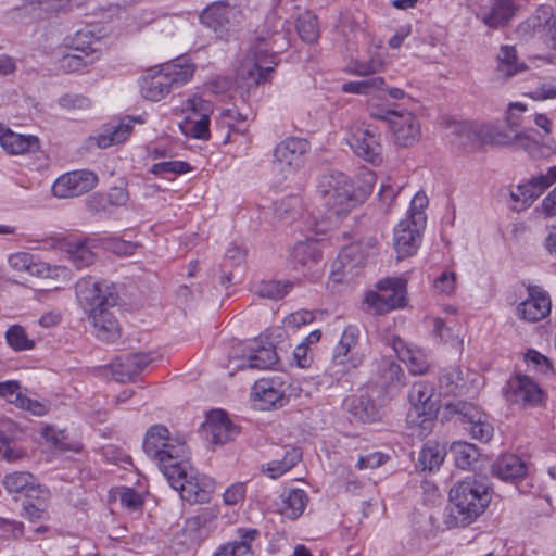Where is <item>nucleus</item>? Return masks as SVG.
Returning <instances> with one entry per match:
<instances>
[{"label":"nucleus","instance_id":"35","mask_svg":"<svg viewBox=\"0 0 556 556\" xmlns=\"http://www.w3.org/2000/svg\"><path fill=\"white\" fill-rule=\"evenodd\" d=\"M291 262L296 269H312L321 260L318 243L314 240L298 242L290 254Z\"/></svg>","mask_w":556,"mask_h":556},{"label":"nucleus","instance_id":"7","mask_svg":"<svg viewBox=\"0 0 556 556\" xmlns=\"http://www.w3.org/2000/svg\"><path fill=\"white\" fill-rule=\"evenodd\" d=\"M426 215L415 213L401 220L394 228L393 245L397 260L414 255L421 242V233L426 227Z\"/></svg>","mask_w":556,"mask_h":556},{"label":"nucleus","instance_id":"4","mask_svg":"<svg viewBox=\"0 0 556 556\" xmlns=\"http://www.w3.org/2000/svg\"><path fill=\"white\" fill-rule=\"evenodd\" d=\"M278 39H286L280 31L261 37L251 48L244 62L240 65L239 76L248 86L257 87L271 80L275 67L278 64L274 47Z\"/></svg>","mask_w":556,"mask_h":556},{"label":"nucleus","instance_id":"22","mask_svg":"<svg viewBox=\"0 0 556 556\" xmlns=\"http://www.w3.org/2000/svg\"><path fill=\"white\" fill-rule=\"evenodd\" d=\"M518 11L516 0H489L479 10L478 16L489 27L507 25Z\"/></svg>","mask_w":556,"mask_h":556},{"label":"nucleus","instance_id":"40","mask_svg":"<svg viewBox=\"0 0 556 556\" xmlns=\"http://www.w3.org/2000/svg\"><path fill=\"white\" fill-rule=\"evenodd\" d=\"M511 388L516 402H520L528 406H535L542 402L543 391L531 378L527 376H517Z\"/></svg>","mask_w":556,"mask_h":556},{"label":"nucleus","instance_id":"33","mask_svg":"<svg viewBox=\"0 0 556 556\" xmlns=\"http://www.w3.org/2000/svg\"><path fill=\"white\" fill-rule=\"evenodd\" d=\"M527 65L519 61L517 51L513 46H502L497 54V65L494 71V79L506 81L510 77L525 72Z\"/></svg>","mask_w":556,"mask_h":556},{"label":"nucleus","instance_id":"16","mask_svg":"<svg viewBox=\"0 0 556 556\" xmlns=\"http://www.w3.org/2000/svg\"><path fill=\"white\" fill-rule=\"evenodd\" d=\"M9 266L18 273H25L39 278H49L53 275H67L65 267H51L48 263L37 260L34 255L26 252H16L9 256Z\"/></svg>","mask_w":556,"mask_h":556},{"label":"nucleus","instance_id":"54","mask_svg":"<svg viewBox=\"0 0 556 556\" xmlns=\"http://www.w3.org/2000/svg\"><path fill=\"white\" fill-rule=\"evenodd\" d=\"M296 30L301 39L305 42H314L319 36L317 17L305 12L298 17Z\"/></svg>","mask_w":556,"mask_h":556},{"label":"nucleus","instance_id":"47","mask_svg":"<svg viewBox=\"0 0 556 556\" xmlns=\"http://www.w3.org/2000/svg\"><path fill=\"white\" fill-rule=\"evenodd\" d=\"M463 377L458 367H446L439 376V392L444 396H456L462 392Z\"/></svg>","mask_w":556,"mask_h":556},{"label":"nucleus","instance_id":"6","mask_svg":"<svg viewBox=\"0 0 556 556\" xmlns=\"http://www.w3.org/2000/svg\"><path fill=\"white\" fill-rule=\"evenodd\" d=\"M377 241L374 238L366 242H353L344 247L332 263L331 275L338 282L344 278L358 275L359 269L376 251Z\"/></svg>","mask_w":556,"mask_h":556},{"label":"nucleus","instance_id":"36","mask_svg":"<svg viewBox=\"0 0 556 556\" xmlns=\"http://www.w3.org/2000/svg\"><path fill=\"white\" fill-rule=\"evenodd\" d=\"M239 541L222 546L214 556H248L252 553L251 543L260 536L255 528H239L237 530Z\"/></svg>","mask_w":556,"mask_h":556},{"label":"nucleus","instance_id":"57","mask_svg":"<svg viewBox=\"0 0 556 556\" xmlns=\"http://www.w3.org/2000/svg\"><path fill=\"white\" fill-rule=\"evenodd\" d=\"M300 206V198L296 195H289L281 199L279 202H275L274 212L276 217L281 220L294 218L299 213Z\"/></svg>","mask_w":556,"mask_h":556},{"label":"nucleus","instance_id":"49","mask_svg":"<svg viewBox=\"0 0 556 556\" xmlns=\"http://www.w3.org/2000/svg\"><path fill=\"white\" fill-rule=\"evenodd\" d=\"M292 287L291 281H261L253 287V292L263 299L280 300L291 291Z\"/></svg>","mask_w":556,"mask_h":556},{"label":"nucleus","instance_id":"37","mask_svg":"<svg viewBox=\"0 0 556 556\" xmlns=\"http://www.w3.org/2000/svg\"><path fill=\"white\" fill-rule=\"evenodd\" d=\"M63 251L67 258L77 268H83L91 265L96 260V254L92 251V245L85 239L67 240L63 244Z\"/></svg>","mask_w":556,"mask_h":556},{"label":"nucleus","instance_id":"51","mask_svg":"<svg viewBox=\"0 0 556 556\" xmlns=\"http://www.w3.org/2000/svg\"><path fill=\"white\" fill-rule=\"evenodd\" d=\"M386 81L380 76L369 77L358 81H348L342 85V91L354 94H371L375 91L383 90Z\"/></svg>","mask_w":556,"mask_h":556},{"label":"nucleus","instance_id":"28","mask_svg":"<svg viewBox=\"0 0 556 556\" xmlns=\"http://www.w3.org/2000/svg\"><path fill=\"white\" fill-rule=\"evenodd\" d=\"M240 433L228 413L220 408L211 409V444L224 445L232 442Z\"/></svg>","mask_w":556,"mask_h":556},{"label":"nucleus","instance_id":"18","mask_svg":"<svg viewBox=\"0 0 556 556\" xmlns=\"http://www.w3.org/2000/svg\"><path fill=\"white\" fill-rule=\"evenodd\" d=\"M0 147L9 155H26L39 151L40 140L34 135L15 132L0 123Z\"/></svg>","mask_w":556,"mask_h":556},{"label":"nucleus","instance_id":"62","mask_svg":"<svg viewBox=\"0 0 556 556\" xmlns=\"http://www.w3.org/2000/svg\"><path fill=\"white\" fill-rule=\"evenodd\" d=\"M59 104L66 110L85 111L91 108V100L83 94L66 93L59 99Z\"/></svg>","mask_w":556,"mask_h":556},{"label":"nucleus","instance_id":"63","mask_svg":"<svg viewBox=\"0 0 556 556\" xmlns=\"http://www.w3.org/2000/svg\"><path fill=\"white\" fill-rule=\"evenodd\" d=\"M525 361L528 366L543 374H547L553 368L549 359L535 350H529L525 355Z\"/></svg>","mask_w":556,"mask_h":556},{"label":"nucleus","instance_id":"31","mask_svg":"<svg viewBox=\"0 0 556 556\" xmlns=\"http://www.w3.org/2000/svg\"><path fill=\"white\" fill-rule=\"evenodd\" d=\"M66 46L70 50L91 59L93 62L99 60L102 51L100 36L96 35L88 27L77 30L67 39Z\"/></svg>","mask_w":556,"mask_h":556},{"label":"nucleus","instance_id":"5","mask_svg":"<svg viewBox=\"0 0 556 556\" xmlns=\"http://www.w3.org/2000/svg\"><path fill=\"white\" fill-rule=\"evenodd\" d=\"M369 354L368 343L363 340L356 325L344 328L339 342L333 349L331 369L334 375H345L361 367Z\"/></svg>","mask_w":556,"mask_h":556},{"label":"nucleus","instance_id":"11","mask_svg":"<svg viewBox=\"0 0 556 556\" xmlns=\"http://www.w3.org/2000/svg\"><path fill=\"white\" fill-rule=\"evenodd\" d=\"M348 141L354 153L366 162L371 164L382 162L381 135L370 125L355 126Z\"/></svg>","mask_w":556,"mask_h":556},{"label":"nucleus","instance_id":"39","mask_svg":"<svg viewBox=\"0 0 556 556\" xmlns=\"http://www.w3.org/2000/svg\"><path fill=\"white\" fill-rule=\"evenodd\" d=\"M161 67L174 87H180L190 81L195 72L194 63L184 55L161 65Z\"/></svg>","mask_w":556,"mask_h":556},{"label":"nucleus","instance_id":"8","mask_svg":"<svg viewBox=\"0 0 556 556\" xmlns=\"http://www.w3.org/2000/svg\"><path fill=\"white\" fill-rule=\"evenodd\" d=\"M447 409L459 416L464 429L476 440L488 442L494 433L489 416L475 404L456 401L446 405Z\"/></svg>","mask_w":556,"mask_h":556},{"label":"nucleus","instance_id":"60","mask_svg":"<svg viewBox=\"0 0 556 556\" xmlns=\"http://www.w3.org/2000/svg\"><path fill=\"white\" fill-rule=\"evenodd\" d=\"M16 407L27 410L35 416H43L49 412V404L28 397L22 390Z\"/></svg>","mask_w":556,"mask_h":556},{"label":"nucleus","instance_id":"34","mask_svg":"<svg viewBox=\"0 0 556 556\" xmlns=\"http://www.w3.org/2000/svg\"><path fill=\"white\" fill-rule=\"evenodd\" d=\"M434 388L428 381L415 382L408 393L409 403L417 415L432 416L435 412Z\"/></svg>","mask_w":556,"mask_h":556},{"label":"nucleus","instance_id":"32","mask_svg":"<svg viewBox=\"0 0 556 556\" xmlns=\"http://www.w3.org/2000/svg\"><path fill=\"white\" fill-rule=\"evenodd\" d=\"M87 315L93 326L96 336L100 340L112 342L119 337L118 321L109 311V306L92 309L91 313Z\"/></svg>","mask_w":556,"mask_h":556},{"label":"nucleus","instance_id":"52","mask_svg":"<svg viewBox=\"0 0 556 556\" xmlns=\"http://www.w3.org/2000/svg\"><path fill=\"white\" fill-rule=\"evenodd\" d=\"M5 340L8 345L14 351H29L35 346L26 330L20 325L11 326L5 332Z\"/></svg>","mask_w":556,"mask_h":556},{"label":"nucleus","instance_id":"42","mask_svg":"<svg viewBox=\"0 0 556 556\" xmlns=\"http://www.w3.org/2000/svg\"><path fill=\"white\" fill-rule=\"evenodd\" d=\"M519 130L507 128L503 123H483V143L492 146H514Z\"/></svg>","mask_w":556,"mask_h":556},{"label":"nucleus","instance_id":"58","mask_svg":"<svg viewBox=\"0 0 556 556\" xmlns=\"http://www.w3.org/2000/svg\"><path fill=\"white\" fill-rule=\"evenodd\" d=\"M92 63L93 61H91V59L85 58L84 55L74 51L73 53H66L62 55V58L59 60L60 68L67 73L80 71Z\"/></svg>","mask_w":556,"mask_h":556},{"label":"nucleus","instance_id":"41","mask_svg":"<svg viewBox=\"0 0 556 556\" xmlns=\"http://www.w3.org/2000/svg\"><path fill=\"white\" fill-rule=\"evenodd\" d=\"M308 503V496L302 489H290L281 494L280 514L290 520L298 519Z\"/></svg>","mask_w":556,"mask_h":556},{"label":"nucleus","instance_id":"61","mask_svg":"<svg viewBox=\"0 0 556 556\" xmlns=\"http://www.w3.org/2000/svg\"><path fill=\"white\" fill-rule=\"evenodd\" d=\"M190 170V166L181 161H165L155 163L151 166L150 172L154 175H163L166 173L184 174Z\"/></svg>","mask_w":556,"mask_h":556},{"label":"nucleus","instance_id":"56","mask_svg":"<svg viewBox=\"0 0 556 556\" xmlns=\"http://www.w3.org/2000/svg\"><path fill=\"white\" fill-rule=\"evenodd\" d=\"M47 497H28L23 505L22 516L30 521H38L47 518Z\"/></svg>","mask_w":556,"mask_h":556},{"label":"nucleus","instance_id":"24","mask_svg":"<svg viewBox=\"0 0 556 556\" xmlns=\"http://www.w3.org/2000/svg\"><path fill=\"white\" fill-rule=\"evenodd\" d=\"M286 391L287 386L280 378H262L254 383L252 394L263 402L266 408H278L289 401Z\"/></svg>","mask_w":556,"mask_h":556},{"label":"nucleus","instance_id":"14","mask_svg":"<svg viewBox=\"0 0 556 556\" xmlns=\"http://www.w3.org/2000/svg\"><path fill=\"white\" fill-rule=\"evenodd\" d=\"M528 296L516 307L517 316L528 323H536L551 313L552 301L547 291L539 286H528Z\"/></svg>","mask_w":556,"mask_h":556},{"label":"nucleus","instance_id":"10","mask_svg":"<svg viewBox=\"0 0 556 556\" xmlns=\"http://www.w3.org/2000/svg\"><path fill=\"white\" fill-rule=\"evenodd\" d=\"M187 113L185 119L179 124L181 132L194 139L206 138L208 134V101L205 92L193 94L184 105Z\"/></svg>","mask_w":556,"mask_h":556},{"label":"nucleus","instance_id":"38","mask_svg":"<svg viewBox=\"0 0 556 556\" xmlns=\"http://www.w3.org/2000/svg\"><path fill=\"white\" fill-rule=\"evenodd\" d=\"M527 472L526 463L517 455L505 454L493 464V473L504 481L522 478Z\"/></svg>","mask_w":556,"mask_h":556},{"label":"nucleus","instance_id":"30","mask_svg":"<svg viewBox=\"0 0 556 556\" xmlns=\"http://www.w3.org/2000/svg\"><path fill=\"white\" fill-rule=\"evenodd\" d=\"M309 150V143L302 138H287L281 141L274 151L277 163L291 168L299 167L303 162V155Z\"/></svg>","mask_w":556,"mask_h":556},{"label":"nucleus","instance_id":"59","mask_svg":"<svg viewBox=\"0 0 556 556\" xmlns=\"http://www.w3.org/2000/svg\"><path fill=\"white\" fill-rule=\"evenodd\" d=\"M42 438L49 442L52 446L60 451H79L80 446L79 444L71 445L65 442V434L63 431H58L52 427H45L41 432Z\"/></svg>","mask_w":556,"mask_h":556},{"label":"nucleus","instance_id":"50","mask_svg":"<svg viewBox=\"0 0 556 556\" xmlns=\"http://www.w3.org/2000/svg\"><path fill=\"white\" fill-rule=\"evenodd\" d=\"M451 453L456 466L462 469L470 468L479 457V452L476 445L463 441L454 442L451 445Z\"/></svg>","mask_w":556,"mask_h":556},{"label":"nucleus","instance_id":"55","mask_svg":"<svg viewBox=\"0 0 556 556\" xmlns=\"http://www.w3.org/2000/svg\"><path fill=\"white\" fill-rule=\"evenodd\" d=\"M383 66L382 58L377 53H372L368 61L354 60L348 67L350 74L358 76H368L379 72Z\"/></svg>","mask_w":556,"mask_h":556},{"label":"nucleus","instance_id":"53","mask_svg":"<svg viewBox=\"0 0 556 556\" xmlns=\"http://www.w3.org/2000/svg\"><path fill=\"white\" fill-rule=\"evenodd\" d=\"M111 375L118 382H127L137 376V371L129 354L118 356L110 367Z\"/></svg>","mask_w":556,"mask_h":556},{"label":"nucleus","instance_id":"21","mask_svg":"<svg viewBox=\"0 0 556 556\" xmlns=\"http://www.w3.org/2000/svg\"><path fill=\"white\" fill-rule=\"evenodd\" d=\"M2 485L10 494L23 495L25 498H42L49 495V490L41 486L33 475L25 471H16L4 476Z\"/></svg>","mask_w":556,"mask_h":556},{"label":"nucleus","instance_id":"2","mask_svg":"<svg viewBox=\"0 0 556 556\" xmlns=\"http://www.w3.org/2000/svg\"><path fill=\"white\" fill-rule=\"evenodd\" d=\"M361 185L340 170H328L317 178L316 192L326 210L327 218L338 222L346 217L372 192L376 174L364 170L359 174Z\"/></svg>","mask_w":556,"mask_h":556},{"label":"nucleus","instance_id":"48","mask_svg":"<svg viewBox=\"0 0 556 556\" xmlns=\"http://www.w3.org/2000/svg\"><path fill=\"white\" fill-rule=\"evenodd\" d=\"M514 147L527 152L531 157L540 159L549 155L551 148L533 137V131H518Z\"/></svg>","mask_w":556,"mask_h":556},{"label":"nucleus","instance_id":"46","mask_svg":"<svg viewBox=\"0 0 556 556\" xmlns=\"http://www.w3.org/2000/svg\"><path fill=\"white\" fill-rule=\"evenodd\" d=\"M302 458V453L299 448L291 447L285 450L281 459H274L267 463L264 467V471L271 479H277L283 473L293 468Z\"/></svg>","mask_w":556,"mask_h":556},{"label":"nucleus","instance_id":"44","mask_svg":"<svg viewBox=\"0 0 556 556\" xmlns=\"http://www.w3.org/2000/svg\"><path fill=\"white\" fill-rule=\"evenodd\" d=\"M445 457V450L438 442L429 441L419 451L416 468L421 471L439 469Z\"/></svg>","mask_w":556,"mask_h":556},{"label":"nucleus","instance_id":"12","mask_svg":"<svg viewBox=\"0 0 556 556\" xmlns=\"http://www.w3.org/2000/svg\"><path fill=\"white\" fill-rule=\"evenodd\" d=\"M98 175L88 169L72 170L61 175L52 185V193L59 199L79 197L98 185Z\"/></svg>","mask_w":556,"mask_h":556},{"label":"nucleus","instance_id":"19","mask_svg":"<svg viewBox=\"0 0 556 556\" xmlns=\"http://www.w3.org/2000/svg\"><path fill=\"white\" fill-rule=\"evenodd\" d=\"M390 129L395 142L402 147H410L416 143L421 136L419 121L416 115L409 111H397L391 119Z\"/></svg>","mask_w":556,"mask_h":556},{"label":"nucleus","instance_id":"23","mask_svg":"<svg viewBox=\"0 0 556 556\" xmlns=\"http://www.w3.org/2000/svg\"><path fill=\"white\" fill-rule=\"evenodd\" d=\"M136 121L129 116L103 126L102 130L90 136L89 141L100 149L125 142L134 129Z\"/></svg>","mask_w":556,"mask_h":556},{"label":"nucleus","instance_id":"26","mask_svg":"<svg viewBox=\"0 0 556 556\" xmlns=\"http://www.w3.org/2000/svg\"><path fill=\"white\" fill-rule=\"evenodd\" d=\"M391 345L397 358L406 364L412 375H424L428 371V357L421 349L407 343L400 337H393Z\"/></svg>","mask_w":556,"mask_h":556},{"label":"nucleus","instance_id":"25","mask_svg":"<svg viewBox=\"0 0 556 556\" xmlns=\"http://www.w3.org/2000/svg\"><path fill=\"white\" fill-rule=\"evenodd\" d=\"M173 88V84L161 66L147 70L141 78V94L150 101H161Z\"/></svg>","mask_w":556,"mask_h":556},{"label":"nucleus","instance_id":"3","mask_svg":"<svg viewBox=\"0 0 556 556\" xmlns=\"http://www.w3.org/2000/svg\"><path fill=\"white\" fill-rule=\"evenodd\" d=\"M450 525L465 527L475 521L489 506V486L476 479L467 478L450 491Z\"/></svg>","mask_w":556,"mask_h":556},{"label":"nucleus","instance_id":"15","mask_svg":"<svg viewBox=\"0 0 556 556\" xmlns=\"http://www.w3.org/2000/svg\"><path fill=\"white\" fill-rule=\"evenodd\" d=\"M556 181V165L548 168L546 174L531 178L526 184L511 188L510 198L514 202L520 203V210L531 205L548 187Z\"/></svg>","mask_w":556,"mask_h":556},{"label":"nucleus","instance_id":"20","mask_svg":"<svg viewBox=\"0 0 556 556\" xmlns=\"http://www.w3.org/2000/svg\"><path fill=\"white\" fill-rule=\"evenodd\" d=\"M211 30L217 38H225L239 22L240 11L228 0L211 1Z\"/></svg>","mask_w":556,"mask_h":556},{"label":"nucleus","instance_id":"43","mask_svg":"<svg viewBox=\"0 0 556 556\" xmlns=\"http://www.w3.org/2000/svg\"><path fill=\"white\" fill-rule=\"evenodd\" d=\"M25 7L42 18L66 14L72 9L71 0H24Z\"/></svg>","mask_w":556,"mask_h":556},{"label":"nucleus","instance_id":"45","mask_svg":"<svg viewBox=\"0 0 556 556\" xmlns=\"http://www.w3.org/2000/svg\"><path fill=\"white\" fill-rule=\"evenodd\" d=\"M346 404L349 410L363 422L375 421L379 416L378 407L367 392L353 396Z\"/></svg>","mask_w":556,"mask_h":556},{"label":"nucleus","instance_id":"64","mask_svg":"<svg viewBox=\"0 0 556 556\" xmlns=\"http://www.w3.org/2000/svg\"><path fill=\"white\" fill-rule=\"evenodd\" d=\"M245 492L247 489L243 482L232 483L223 493V502L228 506L237 505L244 500Z\"/></svg>","mask_w":556,"mask_h":556},{"label":"nucleus","instance_id":"9","mask_svg":"<svg viewBox=\"0 0 556 556\" xmlns=\"http://www.w3.org/2000/svg\"><path fill=\"white\" fill-rule=\"evenodd\" d=\"M379 292H369L366 303L376 313L384 314L405 305L406 282L400 278H387L377 285Z\"/></svg>","mask_w":556,"mask_h":556},{"label":"nucleus","instance_id":"27","mask_svg":"<svg viewBox=\"0 0 556 556\" xmlns=\"http://www.w3.org/2000/svg\"><path fill=\"white\" fill-rule=\"evenodd\" d=\"M277 362V352L270 342L261 344L257 340H254L249 345V354L242 358L237 367L240 369L250 368L264 370L273 368Z\"/></svg>","mask_w":556,"mask_h":556},{"label":"nucleus","instance_id":"17","mask_svg":"<svg viewBox=\"0 0 556 556\" xmlns=\"http://www.w3.org/2000/svg\"><path fill=\"white\" fill-rule=\"evenodd\" d=\"M446 129L453 143L464 149H475L483 143V123L475 121H447Z\"/></svg>","mask_w":556,"mask_h":556},{"label":"nucleus","instance_id":"13","mask_svg":"<svg viewBox=\"0 0 556 556\" xmlns=\"http://www.w3.org/2000/svg\"><path fill=\"white\" fill-rule=\"evenodd\" d=\"M77 301L86 314L92 309L113 305L114 299L105 282H100L91 277H85L76 283Z\"/></svg>","mask_w":556,"mask_h":556},{"label":"nucleus","instance_id":"29","mask_svg":"<svg viewBox=\"0 0 556 556\" xmlns=\"http://www.w3.org/2000/svg\"><path fill=\"white\" fill-rule=\"evenodd\" d=\"M377 383L390 391H399L406 384L405 372L391 357L382 356L376 361Z\"/></svg>","mask_w":556,"mask_h":556},{"label":"nucleus","instance_id":"1","mask_svg":"<svg viewBox=\"0 0 556 556\" xmlns=\"http://www.w3.org/2000/svg\"><path fill=\"white\" fill-rule=\"evenodd\" d=\"M144 453L155 462L169 485L190 503H205L208 493L205 479L189 460V448L184 438L173 434L165 426L153 425L144 435Z\"/></svg>","mask_w":556,"mask_h":556}]
</instances>
